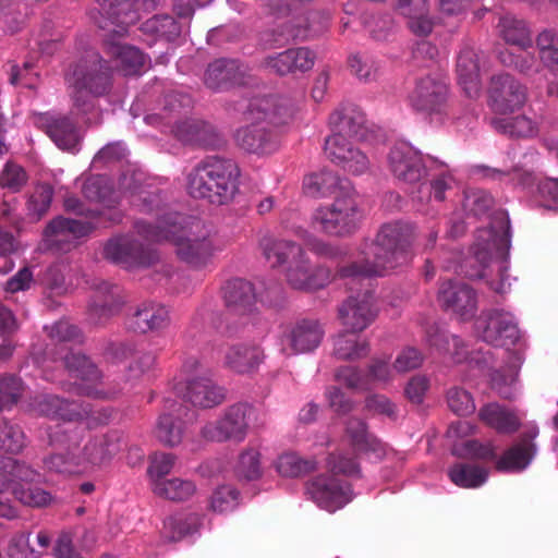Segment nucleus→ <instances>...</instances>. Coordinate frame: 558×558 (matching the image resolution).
<instances>
[{
    "label": "nucleus",
    "mask_w": 558,
    "mask_h": 558,
    "mask_svg": "<svg viewBox=\"0 0 558 558\" xmlns=\"http://www.w3.org/2000/svg\"><path fill=\"white\" fill-rule=\"evenodd\" d=\"M162 104V113L147 116V123L154 125L174 124L175 121H179V117L192 107V98L187 94L173 90L165 95Z\"/></svg>",
    "instance_id": "a19ab883"
},
{
    "label": "nucleus",
    "mask_w": 558,
    "mask_h": 558,
    "mask_svg": "<svg viewBox=\"0 0 558 558\" xmlns=\"http://www.w3.org/2000/svg\"><path fill=\"white\" fill-rule=\"evenodd\" d=\"M62 361L69 375L81 381L76 389L80 395L97 399L107 398V395L96 387L102 374L88 356L71 351L64 355Z\"/></svg>",
    "instance_id": "f3484780"
},
{
    "label": "nucleus",
    "mask_w": 558,
    "mask_h": 558,
    "mask_svg": "<svg viewBox=\"0 0 558 558\" xmlns=\"http://www.w3.org/2000/svg\"><path fill=\"white\" fill-rule=\"evenodd\" d=\"M332 280L329 268H312L305 253L292 259L287 269V281L295 290L312 291L326 287Z\"/></svg>",
    "instance_id": "5701e85b"
},
{
    "label": "nucleus",
    "mask_w": 558,
    "mask_h": 558,
    "mask_svg": "<svg viewBox=\"0 0 558 558\" xmlns=\"http://www.w3.org/2000/svg\"><path fill=\"white\" fill-rule=\"evenodd\" d=\"M331 135L362 141L365 140L367 128L364 113L354 105H344L337 108L329 117Z\"/></svg>",
    "instance_id": "bb28decb"
},
{
    "label": "nucleus",
    "mask_w": 558,
    "mask_h": 558,
    "mask_svg": "<svg viewBox=\"0 0 558 558\" xmlns=\"http://www.w3.org/2000/svg\"><path fill=\"white\" fill-rule=\"evenodd\" d=\"M315 53L306 47L289 48L266 57L262 66L272 74L283 76L310 71L315 64Z\"/></svg>",
    "instance_id": "393cba45"
},
{
    "label": "nucleus",
    "mask_w": 558,
    "mask_h": 558,
    "mask_svg": "<svg viewBox=\"0 0 558 558\" xmlns=\"http://www.w3.org/2000/svg\"><path fill=\"white\" fill-rule=\"evenodd\" d=\"M452 454L462 459L484 462L493 461L497 458L496 449L492 442H481L476 439L466 440L460 446H454Z\"/></svg>",
    "instance_id": "6e6d98bb"
},
{
    "label": "nucleus",
    "mask_w": 558,
    "mask_h": 558,
    "mask_svg": "<svg viewBox=\"0 0 558 558\" xmlns=\"http://www.w3.org/2000/svg\"><path fill=\"white\" fill-rule=\"evenodd\" d=\"M500 63L511 68L521 74H531L536 71L537 59L527 49H520L518 53L510 49H502L498 53Z\"/></svg>",
    "instance_id": "13d9d810"
},
{
    "label": "nucleus",
    "mask_w": 558,
    "mask_h": 558,
    "mask_svg": "<svg viewBox=\"0 0 558 558\" xmlns=\"http://www.w3.org/2000/svg\"><path fill=\"white\" fill-rule=\"evenodd\" d=\"M94 229L89 221L57 217L46 226L44 243L49 250L69 252L76 245L77 239L88 235Z\"/></svg>",
    "instance_id": "4468645a"
},
{
    "label": "nucleus",
    "mask_w": 558,
    "mask_h": 558,
    "mask_svg": "<svg viewBox=\"0 0 558 558\" xmlns=\"http://www.w3.org/2000/svg\"><path fill=\"white\" fill-rule=\"evenodd\" d=\"M345 434L355 451L373 453L378 459L385 456L384 444L368 433L367 425L363 420L357 417L349 418L345 426Z\"/></svg>",
    "instance_id": "4c0bfd02"
},
{
    "label": "nucleus",
    "mask_w": 558,
    "mask_h": 558,
    "mask_svg": "<svg viewBox=\"0 0 558 558\" xmlns=\"http://www.w3.org/2000/svg\"><path fill=\"white\" fill-rule=\"evenodd\" d=\"M411 108L427 116L448 113L449 86L444 77L427 74L415 80L413 89L408 95Z\"/></svg>",
    "instance_id": "6e6552de"
},
{
    "label": "nucleus",
    "mask_w": 558,
    "mask_h": 558,
    "mask_svg": "<svg viewBox=\"0 0 558 558\" xmlns=\"http://www.w3.org/2000/svg\"><path fill=\"white\" fill-rule=\"evenodd\" d=\"M537 435V427H531L523 432L518 441L496 461V469L501 472L524 470L536 453L534 439Z\"/></svg>",
    "instance_id": "cd10ccee"
},
{
    "label": "nucleus",
    "mask_w": 558,
    "mask_h": 558,
    "mask_svg": "<svg viewBox=\"0 0 558 558\" xmlns=\"http://www.w3.org/2000/svg\"><path fill=\"white\" fill-rule=\"evenodd\" d=\"M222 293L225 304L230 311L241 315L253 311L256 294L250 281L241 278L230 279L223 286Z\"/></svg>",
    "instance_id": "e433bc0d"
},
{
    "label": "nucleus",
    "mask_w": 558,
    "mask_h": 558,
    "mask_svg": "<svg viewBox=\"0 0 558 558\" xmlns=\"http://www.w3.org/2000/svg\"><path fill=\"white\" fill-rule=\"evenodd\" d=\"M450 481L462 488L481 487L488 478V470L473 463L458 462L448 470Z\"/></svg>",
    "instance_id": "a18cd8bd"
},
{
    "label": "nucleus",
    "mask_w": 558,
    "mask_h": 558,
    "mask_svg": "<svg viewBox=\"0 0 558 558\" xmlns=\"http://www.w3.org/2000/svg\"><path fill=\"white\" fill-rule=\"evenodd\" d=\"M156 364V354L151 351H135L133 361L125 373L126 381L137 384L149 377Z\"/></svg>",
    "instance_id": "4d7b16f0"
},
{
    "label": "nucleus",
    "mask_w": 558,
    "mask_h": 558,
    "mask_svg": "<svg viewBox=\"0 0 558 558\" xmlns=\"http://www.w3.org/2000/svg\"><path fill=\"white\" fill-rule=\"evenodd\" d=\"M323 25H301L294 23L293 16L259 33L258 43L264 49L280 48L292 40H306L313 31H319Z\"/></svg>",
    "instance_id": "c756f323"
},
{
    "label": "nucleus",
    "mask_w": 558,
    "mask_h": 558,
    "mask_svg": "<svg viewBox=\"0 0 558 558\" xmlns=\"http://www.w3.org/2000/svg\"><path fill=\"white\" fill-rule=\"evenodd\" d=\"M235 474L244 480L254 481L262 475L260 454L256 449H245L239 456Z\"/></svg>",
    "instance_id": "69168bd1"
},
{
    "label": "nucleus",
    "mask_w": 558,
    "mask_h": 558,
    "mask_svg": "<svg viewBox=\"0 0 558 558\" xmlns=\"http://www.w3.org/2000/svg\"><path fill=\"white\" fill-rule=\"evenodd\" d=\"M169 324L168 308L155 302H144L138 305L130 320V327L141 333L165 329Z\"/></svg>",
    "instance_id": "f704fd0d"
},
{
    "label": "nucleus",
    "mask_w": 558,
    "mask_h": 558,
    "mask_svg": "<svg viewBox=\"0 0 558 558\" xmlns=\"http://www.w3.org/2000/svg\"><path fill=\"white\" fill-rule=\"evenodd\" d=\"M305 492L311 500L328 512L343 508L353 499L351 484L331 473L311 478L306 483Z\"/></svg>",
    "instance_id": "1a4fd4ad"
},
{
    "label": "nucleus",
    "mask_w": 558,
    "mask_h": 558,
    "mask_svg": "<svg viewBox=\"0 0 558 558\" xmlns=\"http://www.w3.org/2000/svg\"><path fill=\"white\" fill-rule=\"evenodd\" d=\"M201 517L196 513L169 517L163 522V529L171 541H179L186 535L197 532Z\"/></svg>",
    "instance_id": "5fc2aeb1"
},
{
    "label": "nucleus",
    "mask_w": 558,
    "mask_h": 558,
    "mask_svg": "<svg viewBox=\"0 0 558 558\" xmlns=\"http://www.w3.org/2000/svg\"><path fill=\"white\" fill-rule=\"evenodd\" d=\"M262 360V352L255 345L234 344L225 354V365L231 371L245 374L254 371Z\"/></svg>",
    "instance_id": "79ce46f5"
},
{
    "label": "nucleus",
    "mask_w": 558,
    "mask_h": 558,
    "mask_svg": "<svg viewBox=\"0 0 558 558\" xmlns=\"http://www.w3.org/2000/svg\"><path fill=\"white\" fill-rule=\"evenodd\" d=\"M488 96L494 112L512 113L525 104L526 87L511 74H498L490 80Z\"/></svg>",
    "instance_id": "ddd939ff"
},
{
    "label": "nucleus",
    "mask_w": 558,
    "mask_h": 558,
    "mask_svg": "<svg viewBox=\"0 0 558 558\" xmlns=\"http://www.w3.org/2000/svg\"><path fill=\"white\" fill-rule=\"evenodd\" d=\"M136 232L150 242H170L178 257L193 268H203L215 253L210 230L198 220L187 225L186 217L173 211L158 216L156 223L135 222Z\"/></svg>",
    "instance_id": "f257e3e1"
},
{
    "label": "nucleus",
    "mask_w": 558,
    "mask_h": 558,
    "mask_svg": "<svg viewBox=\"0 0 558 558\" xmlns=\"http://www.w3.org/2000/svg\"><path fill=\"white\" fill-rule=\"evenodd\" d=\"M31 410L40 416L62 421H77L90 413L88 404L70 401L52 393H38L29 402Z\"/></svg>",
    "instance_id": "a211bd4d"
},
{
    "label": "nucleus",
    "mask_w": 558,
    "mask_h": 558,
    "mask_svg": "<svg viewBox=\"0 0 558 558\" xmlns=\"http://www.w3.org/2000/svg\"><path fill=\"white\" fill-rule=\"evenodd\" d=\"M141 31L156 39L174 41L181 34L180 24L168 14L154 15L141 25Z\"/></svg>",
    "instance_id": "8fccbe9b"
},
{
    "label": "nucleus",
    "mask_w": 558,
    "mask_h": 558,
    "mask_svg": "<svg viewBox=\"0 0 558 558\" xmlns=\"http://www.w3.org/2000/svg\"><path fill=\"white\" fill-rule=\"evenodd\" d=\"M28 175L23 167L7 162L0 173V186L12 193L20 192L27 183Z\"/></svg>",
    "instance_id": "338daca9"
},
{
    "label": "nucleus",
    "mask_w": 558,
    "mask_h": 558,
    "mask_svg": "<svg viewBox=\"0 0 558 558\" xmlns=\"http://www.w3.org/2000/svg\"><path fill=\"white\" fill-rule=\"evenodd\" d=\"M374 293L365 290L356 295H350L338 310L341 324L352 332H362L377 317Z\"/></svg>",
    "instance_id": "2eb2a0df"
},
{
    "label": "nucleus",
    "mask_w": 558,
    "mask_h": 558,
    "mask_svg": "<svg viewBox=\"0 0 558 558\" xmlns=\"http://www.w3.org/2000/svg\"><path fill=\"white\" fill-rule=\"evenodd\" d=\"M154 493L173 501H183L195 493V485L191 481L173 478L156 481L154 483Z\"/></svg>",
    "instance_id": "864d4df0"
},
{
    "label": "nucleus",
    "mask_w": 558,
    "mask_h": 558,
    "mask_svg": "<svg viewBox=\"0 0 558 558\" xmlns=\"http://www.w3.org/2000/svg\"><path fill=\"white\" fill-rule=\"evenodd\" d=\"M456 71L458 82L469 97H474L480 90V58L476 50L465 44L457 57Z\"/></svg>",
    "instance_id": "c9c22d12"
},
{
    "label": "nucleus",
    "mask_w": 558,
    "mask_h": 558,
    "mask_svg": "<svg viewBox=\"0 0 558 558\" xmlns=\"http://www.w3.org/2000/svg\"><path fill=\"white\" fill-rule=\"evenodd\" d=\"M248 68L238 59L220 58L208 64L204 82L214 90H227L234 86L245 85Z\"/></svg>",
    "instance_id": "412c9836"
},
{
    "label": "nucleus",
    "mask_w": 558,
    "mask_h": 558,
    "mask_svg": "<svg viewBox=\"0 0 558 558\" xmlns=\"http://www.w3.org/2000/svg\"><path fill=\"white\" fill-rule=\"evenodd\" d=\"M157 4L158 0H104L100 22L114 25L113 33L125 35L129 27L138 21V10L151 11Z\"/></svg>",
    "instance_id": "dca6fc26"
},
{
    "label": "nucleus",
    "mask_w": 558,
    "mask_h": 558,
    "mask_svg": "<svg viewBox=\"0 0 558 558\" xmlns=\"http://www.w3.org/2000/svg\"><path fill=\"white\" fill-rule=\"evenodd\" d=\"M12 495L24 506L32 508L47 507L53 501V496L50 492L38 486L15 484L12 487Z\"/></svg>",
    "instance_id": "bf43d9fd"
},
{
    "label": "nucleus",
    "mask_w": 558,
    "mask_h": 558,
    "mask_svg": "<svg viewBox=\"0 0 558 558\" xmlns=\"http://www.w3.org/2000/svg\"><path fill=\"white\" fill-rule=\"evenodd\" d=\"M480 418L500 434H512L520 427L514 412L498 403H489L480 410Z\"/></svg>",
    "instance_id": "37998d69"
},
{
    "label": "nucleus",
    "mask_w": 558,
    "mask_h": 558,
    "mask_svg": "<svg viewBox=\"0 0 558 558\" xmlns=\"http://www.w3.org/2000/svg\"><path fill=\"white\" fill-rule=\"evenodd\" d=\"M172 133L184 144L204 148H216L222 143V138L216 129L211 124L198 119L175 121L172 125Z\"/></svg>",
    "instance_id": "c85d7f7f"
},
{
    "label": "nucleus",
    "mask_w": 558,
    "mask_h": 558,
    "mask_svg": "<svg viewBox=\"0 0 558 558\" xmlns=\"http://www.w3.org/2000/svg\"><path fill=\"white\" fill-rule=\"evenodd\" d=\"M498 36L510 46H517L520 49L532 47L533 40L531 31L526 22L511 14H506L499 19L497 24Z\"/></svg>",
    "instance_id": "58836bf2"
},
{
    "label": "nucleus",
    "mask_w": 558,
    "mask_h": 558,
    "mask_svg": "<svg viewBox=\"0 0 558 558\" xmlns=\"http://www.w3.org/2000/svg\"><path fill=\"white\" fill-rule=\"evenodd\" d=\"M347 189H353L347 180H341L331 171H322L308 175L304 181V190L312 196L341 195Z\"/></svg>",
    "instance_id": "ea45409f"
},
{
    "label": "nucleus",
    "mask_w": 558,
    "mask_h": 558,
    "mask_svg": "<svg viewBox=\"0 0 558 558\" xmlns=\"http://www.w3.org/2000/svg\"><path fill=\"white\" fill-rule=\"evenodd\" d=\"M535 45L541 63L549 71L558 70V29L544 28L536 38Z\"/></svg>",
    "instance_id": "3c124183"
},
{
    "label": "nucleus",
    "mask_w": 558,
    "mask_h": 558,
    "mask_svg": "<svg viewBox=\"0 0 558 558\" xmlns=\"http://www.w3.org/2000/svg\"><path fill=\"white\" fill-rule=\"evenodd\" d=\"M357 332L349 331L339 333L333 341V354L340 360H357L369 352L368 342L359 340Z\"/></svg>",
    "instance_id": "de8ad7c7"
},
{
    "label": "nucleus",
    "mask_w": 558,
    "mask_h": 558,
    "mask_svg": "<svg viewBox=\"0 0 558 558\" xmlns=\"http://www.w3.org/2000/svg\"><path fill=\"white\" fill-rule=\"evenodd\" d=\"M72 113L85 124L101 122L102 112L98 99L108 95L112 87L111 66L96 50H87L65 73Z\"/></svg>",
    "instance_id": "20e7f679"
},
{
    "label": "nucleus",
    "mask_w": 558,
    "mask_h": 558,
    "mask_svg": "<svg viewBox=\"0 0 558 558\" xmlns=\"http://www.w3.org/2000/svg\"><path fill=\"white\" fill-rule=\"evenodd\" d=\"M37 125L63 150L76 149L80 136L76 125L65 116L43 113L37 118Z\"/></svg>",
    "instance_id": "7c9ffc66"
},
{
    "label": "nucleus",
    "mask_w": 558,
    "mask_h": 558,
    "mask_svg": "<svg viewBox=\"0 0 558 558\" xmlns=\"http://www.w3.org/2000/svg\"><path fill=\"white\" fill-rule=\"evenodd\" d=\"M449 409L459 416H466L475 411V403L471 393L460 387H453L447 392Z\"/></svg>",
    "instance_id": "774afa93"
},
{
    "label": "nucleus",
    "mask_w": 558,
    "mask_h": 558,
    "mask_svg": "<svg viewBox=\"0 0 558 558\" xmlns=\"http://www.w3.org/2000/svg\"><path fill=\"white\" fill-rule=\"evenodd\" d=\"M325 336L324 326L314 318H302L288 325L280 335V351L287 355L316 350Z\"/></svg>",
    "instance_id": "9b49d317"
},
{
    "label": "nucleus",
    "mask_w": 558,
    "mask_h": 558,
    "mask_svg": "<svg viewBox=\"0 0 558 558\" xmlns=\"http://www.w3.org/2000/svg\"><path fill=\"white\" fill-rule=\"evenodd\" d=\"M122 304L120 287L102 281L94 292L89 316L95 323H101L118 313Z\"/></svg>",
    "instance_id": "72a5a7b5"
},
{
    "label": "nucleus",
    "mask_w": 558,
    "mask_h": 558,
    "mask_svg": "<svg viewBox=\"0 0 558 558\" xmlns=\"http://www.w3.org/2000/svg\"><path fill=\"white\" fill-rule=\"evenodd\" d=\"M388 165L393 177L407 184H414L425 175L421 154L407 143H398L390 149Z\"/></svg>",
    "instance_id": "aec40b11"
},
{
    "label": "nucleus",
    "mask_w": 558,
    "mask_h": 558,
    "mask_svg": "<svg viewBox=\"0 0 558 558\" xmlns=\"http://www.w3.org/2000/svg\"><path fill=\"white\" fill-rule=\"evenodd\" d=\"M184 399L194 407L210 409L226 399L225 389L208 376H197L186 380Z\"/></svg>",
    "instance_id": "2f4dec72"
},
{
    "label": "nucleus",
    "mask_w": 558,
    "mask_h": 558,
    "mask_svg": "<svg viewBox=\"0 0 558 558\" xmlns=\"http://www.w3.org/2000/svg\"><path fill=\"white\" fill-rule=\"evenodd\" d=\"M363 217L356 191L347 189L331 204L318 207L312 219L318 231L333 236H347L359 229Z\"/></svg>",
    "instance_id": "423d86ee"
},
{
    "label": "nucleus",
    "mask_w": 558,
    "mask_h": 558,
    "mask_svg": "<svg viewBox=\"0 0 558 558\" xmlns=\"http://www.w3.org/2000/svg\"><path fill=\"white\" fill-rule=\"evenodd\" d=\"M480 338L494 347L514 345L520 338V330L514 316L504 310L484 311L476 320Z\"/></svg>",
    "instance_id": "9d476101"
},
{
    "label": "nucleus",
    "mask_w": 558,
    "mask_h": 558,
    "mask_svg": "<svg viewBox=\"0 0 558 558\" xmlns=\"http://www.w3.org/2000/svg\"><path fill=\"white\" fill-rule=\"evenodd\" d=\"M99 28L106 32L104 43L108 54L114 60V68L120 70L125 76L137 74L145 63V57L142 51L133 46L121 45L118 38L124 35L113 33L114 25L99 22Z\"/></svg>",
    "instance_id": "6ab92c4d"
},
{
    "label": "nucleus",
    "mask_w": 558,
    "mask_h": 558,
    "mask_svg": "<svg viewBox=\"0 0 558 558\" xmlns=\"http://www.w3.org/2000/svg\"><path fill=\"white\" fill-rule=\"evenodd\" d=\"M120 449V437L114 432L92 437L78 452L83 472L109 464Z\"/></svg>",
    "instance_id": "a878e982"
},
{
    "label": "nucleus",
    "mask_w": 558,
    "mask_h": 558,
    "mask_svg": "<svg viewBox=\"0 0 558 558\" xmlns=\"http://www.w3.org/2000/svg\"><path fill=\"white\" fill-rule=\"evenodd\" d=\"M438 301L442 307L452 311L464 320L472 318L477 311L476 293L466 283L451 280L442 282L438 291Z\"/></svg>",
    "instance_id": "b1692460"
},
{
    "label": "nucleus",
    "mask_w": 558,
    "mask_h": 558,
    "mask_svg": "<svg viewBox=\"0 0 558 558\" xmlns=\"http://www.w3.org/2000/svg\"><path fill=\"white\" fill-rule=\"evenodd\" d=\"M291 100L279 95L254 96L244 112L248 124L235 131L234 140L243 150L258 156L270 155L280 147L278 128L293 117Z\"/></svg>",
    "instance_id": "7ed1b4c3"
},
{
    "label": "nucleus",
    "mask_w": 558,
    "mask_h": 558,
    "mask_svg": "<svg viewBox=\"0 0 558 558\" xmlns=\"http://www.w3.org/2000/svg\"><path fill=\"white\" fill-rule=\"evenodd\" d=\"M254 411L248 403L232 404L225 410L220 418L205 424L201 435L210 441L241 442L247 435L248 422Z\"/></svg>",
    "instance_id": "0eeeda50"
},
{
    "label": "nucleus",
    "mask_w": 558,
    "mask_h": 558,
    "mask_svg": "<svg viewBox=\"0 0 558 558\" xmlns=\"http://www.w3.org/2000/svg\"><path fill=\"white\" fill-rule=\"evenodd\" d=\"M417 238L416 227L403 220L389 221L380 226L375 240L363 250L361 260L340 266V278L380 277L407 262Z\"/></svg>",
    "instance_id": "f03ea898"
},
{
    "label": "nucleus",
    "mask_w": 558,
    "mask_h": 558,
    "mask_svg": "<svg viewBox=\"0 0 558 558\" xmlns=\"http://www.w3.org/2000/svg\"><path fill=\"white\" fill-rule=\"evenodd\" d=\"M492 125L498 133L509 137H530L536 133L535 123L523 114L512 118H494Z\"/></svg>",
    "instance_id": "603ef678"
},
{
    "label": "nucleus",
    "mask_w": 558,
    "mask_h": 558,
    "mask_svg": "<svg viewBox=\"0 0 558 558\" xmlns=\"http://www.w3.org/2000/svg\"><path fill=\"white\" fill-rule=\"evenodd\" d=\"M240 169L231 160L207 157L197 163L187 175V192L194 198L214 205H226L239 192Z\"/></svg>",
    "instance_id": "39448f33"
},
{
    "label": "nucleus",
    "mask_w": 558,
    "mask_h": 558,
    "mask_svg": "<svg viewBox=\"0 0 558 558\" xmlns=\"http://www.w3.org/2000/svg\"><path fill=\"white\" fill-rule=\"evenodd\" d=\"M166 409L169 412L162 413L157 422L156 436L166 446L179 445L183 437L182 416H186L189 410L175 401L167 400Z\"/></svg>",
    "instance_id": "473e14b6"
},
{
    "label": "nucleus",
    "mask_w": 558,
    "mask_h": 558,
    "mask_svg": "<svg viewBox=\"0 0 558 558\" xmlns=\"http://www.w3.org/2000/svg\"><path fill=\"white\" fill-rule=\"evenodd\" d=\"M43 468L49 473L65 476L84 473L81 465V454L70 448L65 452H52L44 457Z\"/></svg>",
    "instance_id": "49530a36"
},
{
    "label": "nucleus",
    "mask_w": 558,
    "mask_h": 558,
    "mask_svg": "<svg viewBox=\"0 0 558 558\" xmlns=\"http://www.w3.org/2000/svg\"><path fill=\"white\" fill-rule=\"evenodd\" d=\"M277 471L286 477H298L315 470L314 460L303 459L296 453L288 452L278 458L276 464Z\"/></svg>",
    "instance_id": "052dcab7"
},
{
    "label": "nucleus",
    "mask_w": 558,
    "mask_h": 558,
    "mask_svg": "<svg viewBox=\"0 0 558 558\" xmlns=\"http://www.w3.org/2000/svg\"><path fill=\"white\" fill-rule=\"evenodd\" d=\"M25 447V435L21 427L9 421L0 420V451L19 453Z\"/></svg>",
    "instance_id": "e2e57ef3"
},
{
    "label": "nucleus",
    "mask_w": 558,
    "mask_h": 558,
    "mask_svg": "<svg viewBox=\"0 0 558 558\" xmlns=\"http://www.w3.org/2000/svg\"><path fill=\"white\" fill-rule=\"evenodd\" d=\"M54 190L49 183H38L26 199V216L31 221H39L51 206Z\"/></svg>",
    "instance_id": "09e8293b"
},
{
    "label": "nucleus",
    "mask_w": 558,
    "mask_h": 558,
    "mask_svg": "<svg viewBox=\"0 0 558 558\" xmlns=\"http://www.w3.org/2000/svg\"><path fill=\"white\" fill-rule=\"evenodd\" d=\"M24 392V384L14 375L0 377V411L10 410L15 405Z\"/></svg>",
    "instance_id": "0e129e2a"
},
{
    "label": "nucleus",
    "mask_w": 558,
    "mask_h": 558,
    "mask_svg": "<svg viewBox=\"0 0 558 558\" xmlns=\"http://www.w3.org/2000/svg\"><path fill=\"white\" fill-rule=\"evenodd\" d=\"M325 154L331 162L349 173L359 175L369 169L371 162L366 154L339 135L326 138Z\"/></svg>",
    "instance_id": "4be33fe9"
},
{
    "label": "nucleus",
    "mask_w": 558,
    "mask_h": 558,
    "mask_svg": "<svg viewBox=\"0 0 558 558\" xmlns=\"http://www.w3.org/2000/svg\"><path fill=\"white\" fill-rule=\"evenodd\" d=\"M348 66L351 74L356 76L361 82L371 83L379 76V64L371 57L354 53L348 58Z\"/></svg>",
    "instance_id": "680f3d73"
},
{
    "label": "nucleus",
    "mask_w": 558,
    "mask_h": 558,
    "mask_svg": "<svg viewBox=\"0 0 558 558\" xmlns=\"http://www.w3.org/2000/svg\"><path fill=\"white\" fill-rule=\"evenodd\" d=\"M259 245L265 258L274 267L286 263L290 257L294 259L304 252L299 244L292 241L277 239L271 235L263 236Z\"/></svg>",
    "instance_id": "c03bdc74"
},
{
    "label": "nucleus",
    "mask_w": 558,
    "mask_h": 558,
    "mask_svg": "<svg viewBox=\"0 0 558 558\" xmlns=\"http://www.w3.org/2000/svg\"><path fill=\"white\" fill-rule=\"evenodd\" d=\"M104 256L111 263L126 269L147 267L158 259L155 251L145 247L130 235H119L110 239L104 246Z\"/></svg>",
    "instance_id": "f8f14e48"
}]
</instances>
